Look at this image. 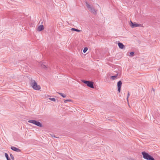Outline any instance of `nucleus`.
I'll use <instances>...</instances> for the list:
<instances>
[{"label": "nucleus", "mask_w": 160, "mask_h": 160, "mask_svg": "<svg viewBox=\"0 0 160 160\" xmlns=\"http://www.w3.org/2000/svg\"><path fill=\"white\" fill-rule=\"evenodd\" d=\"M30 84L32 88L34 90H39L41 89L40 86L38 85L37 82L34 80L31 81Z\"/></svg>", "instance_id": "1"}, {"label": "nucleus", "mask_w": 160, "mask_h": 160, "mask_svg": "<svg viewBox=\"0 0 160 160\" xmlns=\"http://www.w3.org/2000/svg\"><path fill=\"white\" fill-rule=\"evenodd\" d=\"M142 153L143 155V158L144 159L149 160H155L152 157L145 152H142Z\"/></svg>", "instance_id": "2"}, {"label": "nucleus", "mask_w": 160, "mask_h": 160, "mask_svg": "<svg viewBox=\"0 0 160 160\" xmlns=\"http://www.w3.org/2000/svg\"><path fill=\"white\" fill-rule=\"evenodd\" d=\"M82 82L86 84L88 86L92 88H94L93 85V82L85 80H82Z\"/></svg>", "instance_id": "3"}, {"label": "nucleus", "mask_w": 160, "mask_h": 160, "mask_svg": "<svg viewBox=\"0 0 160 160\" xmlns=\"http://www.w3.org/2000/svg\"><path fill=\"white\" fill-rule=\"evenodd\" d=\"M28 122L33 123L38 126L40 127H42V125L41 123L35 120H30L28 121Z\"/></svg>", "instance_id": "4"}, {"label": "nucleus", "mask_w": 160, "mask_h": 160, "mask_svg": "<svg viewBox=\"0 0 160 160\" xmlns=\"http://www.w3.org/2000/svg\"><path fill=\"white\" fill-rule=\"evenodd\" d=\"M130 25L132 28H134L138 27H142V25L141 24H138L135 22H133L131 21H130Z\"/></svg>", "instance_id": "5"}, {"label": "nucleus", "mask_w": 160, "mask_h": 160, "mask_svg": "<svg viewBox=\"0 0 160 160\" xmlns=\"http://www.w3.org/2000/svg\"><path fill=\"white\" fill-rule=\"evenodd\" d=\"M122 83L121 81H119L118 82V90L119 92H120L121 88L122 86Z\"/></svg>", "instance_id": "6"}, {"label": "nucleus", "mask_w": 160, "mask_h": 160, "mask_svg": "<svg viewBox=\"0 0 160 160\" xmlns=\"http://www.w3.org/2000/svg\"><path fill=\"white\" fill-rule=\"evenodd\" d=\"M44 28L43 25H40L38 27L37 30L38 31H41L44 29Z\"/></svg>", "instance_id": "7"}, {"label": "nucleus", "mask_w": 160, "mask_h": 160, "mask_svg": "<svg viewBox=\"0 0 160 160\" xmlns=\"http://www.w3.org/2000/svg\"><path fill=\"white\" fill-rule=\"evenodd\" d=\"M11 148L13 151L17 152H20L21 151V150L19 149L14 147H11Z\"/></svg>", "instance_id": "8"}, {"label": "nucleus", "mask_w": 160, "mask_h": 160, "mask_svg": "<svg viewBox=\"0 0 160 160\" xmlns=\"http://www.w3.org/2000/svg\"><path fill=\"white\" fill-rule=\"evenodd\" d=\"M118 45L119 48L121 49H123L125 48L124 46L122 43L118 42Z\"/></svg>", "instance_id": "9"}, {"label": "nucleus", "mask_w": 160, "mask_h": 160, "mask_svg": "<svg viewBox=\"0 0 160 160\" xmlns=\"http://www.w3.org/2000/svg\"><path fill=\"white\" fill-rule=\"evenodd\" d=\"M87 7L88 8V9L90 10L92 7L91 6L89 3L86 2V3Z\"/></svg>", "instance_id": "10"}, {"label": "nucleus", "mask_w": 160, "mask_h": 160, "mask_svg": "<svg viewBox=\"0 0 160 160\" xmlns=\"http://www.w3.org/2000/svg\"><path fill=\"white\" fill-rule=\"evenodd\" d=\"M41 68L44 69H46L47 68V66L45 64H42L41 65Z\"/></svg>", "instance_id": "11"}, {"label": "nucleus", "mask_w": 160, "mask_h": 160, "mask_svg": "<svg viewBox=\"0 0 160 160\" xmlns=\"http://www.w3.org/2000/svg\"><path fill=\"white\" fill-rule=\"evenodd\" d=\"M90 11L93 13L95 14L96 13V11L94 8H92L90 10Z\"/></svg>", "instance_id": "12"}, {"label": "nucleus", "mask_w": 160, "mask_h": 160, "mask_svg": "<svg viewBox=\"0 0 160 160\" xmlns=\"http://www.w3.org/2000/svg\"><path fill=\"white\" fill-rule=\"evenodd\" d=\"M117 76H118V75L114 76H111V79H112V80H114L117 78Z\"/></svg>", "instance_id": "13"}, {"label": "nucleus", "mask_w": 160, "mask_h": 160, "mask_svg": "<svg viewBox=\"0 0 160 160\" xmlns=\"http://www.w3.org/2000/svg\"><path fill=\"white\" fill-rule=\"evenodd\" d=\"M71 30L72 31H77V32H80L81 31L80 30H79L78 29H76L75 28H72L71 29Z\"/></svg>", "instance_id": "14"}, {"label": "nucleus", "mask_w": 160, "mask_h": 160, "mask_svg": "<svg viewBox=\"0 0 160 160\" xmlns=\"http://www.w3.org/2000/svg\"><path fill=\"white\" fill-rule=\"evenodd\" d=\"M58 93L60 95H61L62 97H63V98H65L66 97V95L63 94V93Z\"/></svg>", "instance_id": "15"}, {"label": "nucleus", "mask_w": 160, "mask_h": 160, "mask_svg": "<svg viewBox=\"0 0 160 160\" xmlns=\"http://www.w3.org/2000/svg\"><path fill=\"white\" fill-rule=\"evenodd\" d=\"M49 99L51 101H53L54 102L56 101L55 99L54 98H49Z\"/></svg>", "instance_id": "16"}, {"label": "nucleus", "mask_w": 160, "mask_h": 160, "mask_svg": "<svg viewBox=\"0 0 160 160\" xmlns=\"http://www.w3.org/2000/svg\"><path fill=\"white\" fill-rule=\"evenodd\" d=\"M88 50V48H84V49L83 50V52L84 53H85L87 51V50Z\"/></svg>", "instance_id": "17"}, {"label": "nucleus", "mask_w": 160, "mask_h": 160, "mask_svg": "<svg viewBox=\"0 0 160 160\" xmlns=\"http://www.w3.org/2000/svg\"><path fill=\"white\" fill-rule=\"evenodd\" d=\"M129 96H130L129 92H128V93L127 98V100L128 102V98L129 97Z\"/></svg>", "instance_id": "18"}, {"label": "nucleus", "mask_w": 160, "mask_h": 160, "mask_svg": "<svg viewBox=\"0 0 160 160\" xmlns=\"http://www.w3.org/2000/svg\"><path fill=\"white\" fill-rule=\"evenodd\" d=\"M5 157L7 159H8L9 158H8V154H7V153H5Z\"/></svg>", "instance_id": "19"}, {"label": "nucleus", "mask_w": 160, "mask_h": 160, "mask_svg": "<svg viewBox=\"0 0 160 160\" xmlns=\"http://www.w3.org/2000/svg\"><path fill=\"white\" fill-rule=\"evenodd\" d=\"M67 101L70 102V101H71V100H65V101H64V102L66 103V102H67Z\"/></svg>", "instance_id": "20"}, {"label": "nucleus", "mask_w": 160, "mask_h": 160, "mask_svg": "<svg viewBox=\"0 0 160 160\" xmlns=\"http://www.w3.org/2000/svg\"><path fill=\"white\" fill-rule=\"evenodd\" d=\"M130 54L131 56H132L134 54V53L133 52H132L130 53Z\"/></svg>", "instance_id": "21"}, {"label": "nucleus", "mask_w": 160, "mask_h": 160, "mask_svg": "<svg viewBox=\"0 0 160 160\" xmlns=\"http://www.w3.org/2000/svg\"><path fill=\"white\" fill-rule=\"evenodd\" d=\"M10 156H11V158H12V159H13L14 157H13V156H12V155L11 154V155H10Z\"/></svg>", "instance_id": "22"}, {"label": "nucleus", "mask_w": 160, "mask_h": 160, "mask_svg": "<svg viewBox=\"0 0 160 160\" xmlns=\"http://www.w3.org/2000/svg\"><path fill=\"white\" fill-rule=\"evenodd\" d=\"M7 160H10V159L9 158L8 159H7Z\"/></svg>", "instance_id": "23"}]
</instances>
